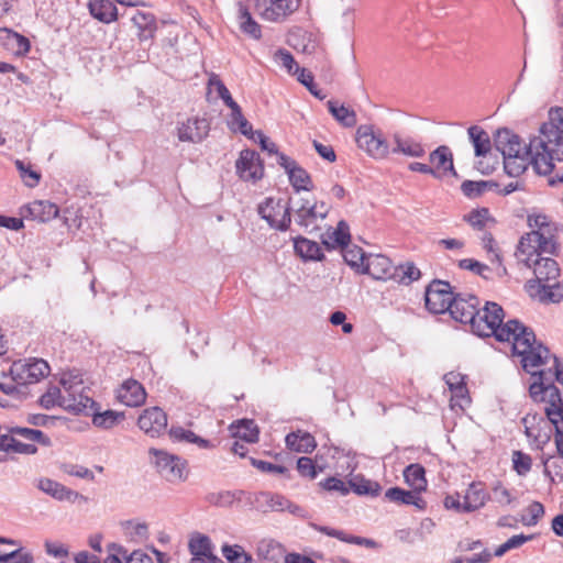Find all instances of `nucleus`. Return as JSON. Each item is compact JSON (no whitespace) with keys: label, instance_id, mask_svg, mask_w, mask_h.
<instances>
[{"label":"nucleus","instance_id":"15","mask_svg":"<svg viewBox=\"0 0 563 563\" xmlns=\"http://www.w3.org/2000/svg\"><path fill=\"white\" fill-rule=\"evenodd\" d=\"M247 504L263 511H283L288 509L290 512L296 514L300 510L298 506L292 505L284 496L268 492L247 495Z\"/></svg>","mask_w":563,"mask_h":563},{"label":"nucleus","instance_id":"41","mask_svg":"<svg viewBox=\"0 0 563 563\" xmlns=\"http://www.w3.org/2000/svg\"><path fill=\"white\" fill-rule=\"evenodd\" d=\"M424 473V468L420 464H410L405 468L404 477L413 490L421 492L427 487Z\"/></svg>","mask_w":563,"mask_h":563},{"label":"nucleus","instance_id":"48","mask_svg":"<svg viewBox=\"0 0 563 563\" xmlns=\"http://www.w3.org/2000/svg\"><path fill=\"white\" fill-rule=\"evenodd\" d=\"M222 554L228 563H254L252 555L240 544H224ZM221 563L223 562L221 561Z\"/></svg>","mask_w":563,"mask_h":563},{"label":"nucleus","instance_id":"31","mask_svg":"<svg viewBox=\"0 0 563 563\" xmlns=\"http://www.w3.org/2000/svg\"><path fill=\"white\" fill-rule=\"evenodd\" d=\"M488 498L489 495L483 484L473 482L464 495V511L472 512L484 507Z\"/></svg>","mask_w":563,"mask_h":563},{"label":"nucleus","instance_id":"11","mask_svg":"<svg viewBox=\"0 0 563 563\" xmlns=\"http://www.w3.org/2000/svg\"><path fill=\"white\" fill-rule=\"evenodd\" d=\"M522 424L531 445L534 449L542 450L551 438V422L548 417L538 412H528L522 418Z\"/></svg>","mask_w":563,"mask_h":563},{"label":"nucleus","instance_id":"37","mask_svg":"<svg viewBox=\"0 0 563 563\" xmlns=\"http://www.w3.org/2000/svg\"><path fill=\"white\" fill-rule=\"evenodd\" d=\"M131 20L139 30V38L141 41H146L153 37L156 30V21L152 13L137 11Z\"/></svg>","mask_w":563,"mask_h":563},{"label":"nucleus","instance_id":"38","mask_svg":"<svg viewBox=\"0 0 563 563\" xmlns=\"http://www.w3.org/2000/svg\"><path fill=\"white\" fill-rule=\"evenodd\" d=\"M482 240L483 247L487 252L490 263L496 264L495 274L498 276V278H504L507 276V268L501 263V257L493 235L490 233H485Z\"/></svg>","mask_w":563,"mask_h":563},{"label":"nucleus","instance_id":"58","mask_svg":"<svg viewBox=\"0 0 563 563\" xmlns=\"http://www.w3.org/2000/svg\"><path fill=\"white\" fill-rule=\"evenodd\" d=\"M208 86L211 89H214L218 92V96L223 100L227 107L233 104L235 101L233 100L229 89L222 82L218 75L212 74L209 77Z\"/></svg>","mask_w":563,"mask_h":563},{"label":"nucleus","instance_id":"13","mask_svg":"<svg viewBox=\"0 0 563 563\" xmlns=\"http://www.w3.org/2000/svg\"><path fill=\"white\" fill-rule=\"evenodd\" d=\"M550 396V405L542 407L543 415H545L555 428V444L558 454L563 459V400L559 389H548Z\"/></svg>","mask_w":563,"mask_h":563},{"label":"nucleus","instance_id":"54","mask_svg":"<svg viewBox=\"0 0 563 563\" xmlns=\"http://www.w3.org/2000/svg\"><path fill=\"white\" fill-rule=\"evenodd\" d=\"M15 167L19 170L20 177L22 178L23 183L27 187L33 188L37 186V184L40 183L41 175L36 170L31 169L30 164L16 159Z\"/></svg>","mask_w":563,"mask_h":563},{"label":"nucleus","instance_id":"18","mask_svg":"<svg viewBox=\"0 0 563 563\" xmlns=\"http://www.w3.org/2000/svg\"><path fill=\"white\" fill-rule=\"evenodd\" d=\"M140 429L151 438L163 434L167 428V416L158 407L145 409L139 417Z\"/></svg>","mask_w":563,"mask_h":563},{"label":"nucleus","instance_id":"39","mask_svg":"<svg viewBox=\"0 0 563 563\" xmlns=\"http://www.w3.org/2000/svg\"><path fill=\"white\" fill-rule=\"evenodd\" d=\"M470 141L472 142L475 155L485 156L490 151V139L486 131L478 125H473L467 130Z\"/></svg>","mask_w":563,"mask_h":563},{"label":"nucleus","instance_id":"5","mask_svg":"<svg viewBox=\"0 0 563 563\" xmlns=\"http://www.w3.org/2000/svg\"><path fill=\"white\" fill-rule=\"evenodd\" d=\"M547 151H534L532 148V137L521 155H515L504 158L505 172L511 177H518L526 172L529 165H532L539 175H549L554 168L555 159Z\"/></svg>","mask_w":563,"mask_h":563},{"label":"nucleus","instance_id":"17","mask_svg":"<svg viewBox=\"0 0 563 563\" xmlns=\"http://www.w3.org/2000/svg\"><path fill=\"white\" fill-rule=\"evenodd\" d=\"M236 173L243 180L255 181L261 179L264 174V167L258 153L253 150H243L235 164Z\"/></svg>","mask_w":563,"mask_h":563},{"label":"nucleus","instance_id":"60","mask_svg":"<svg viewBox=\"0 0 563 563\" xmlns=\"http://www.w3.org/2000/svg\"><path fill=\"white\" fill-rule=\"evenodd\" d=\"M331 244L338 246L347 245L350 242L349 227L345 222L341 221L338 228L329 236Z\"/></svg>","mask_w":563,"mask_h":563},{"label":"nucleus","instance_id":"46","mask_svg":"<svg viewBox=\"0 0 563 563\" xmlns=\"http://www.w3.org/2000/svg\"><path fill=\"white\" fill-rule=\"evenodd\" d=\"M350 490L352 489L357 495L377 496L380 492L378 483L364 478L363 476H355L349 481Z\"/></svg>","mask_w":563,"mask_h":563},{"label":"nucleus","instance_id":"24","mask_svg":"<svg viewBox=\"0 0 563 563\" xmlns=\"http://www.w3.org/2000/svg\"><path fill=\"white\" fill-rule=\"evenodd\" d=\"M444 382L452 393V407L463 408L470 404L468 391L465 383V376L461 373L450 372L444 375Z\"/></svg>","mask_w":563,"mask_h":563},{"label":"nucleus","instance_id":"42","mask_svg":"<svg viewBox=\"0 0 563 563\" xmlns=\"http://www.w3.org/2000/svg\"><path fill=\"white\" fill-rule=\"evenodd\" d=\"M232 434L249 443H254L258 440L257 426L252 420H242L236 424L231 426Z\"/></svg>","mask_w":563,"mask_h":563},{"label":"nucleus","instance_id":"1","mask_svg":"<svg viewBox=\"0 0 563 563\" xmlns=\"http://www.w3.org/2000/svg\"><path fill=\"white\" fill-rule=\"evenodd\" d=\"M504 317L501 306L486 301L483 309L477 310L471 329L478 336L494 335L497 341L507 343L512 355L520 357L525 371H532L547 362L550 351L537 342L533 331L516 319L504 323Z\"/></svg>","mask_w":563,"mask_h":563},{"label":"nucleus","instance_id":"9","mask_svg":"<svg viewBox=\"0 0 563 563\" xmlns=\"http://www.w3.org/2000/svg\"><path fill=\"white\" fill-rule=\"evenodd\" d=\"M257 15L268 22L279 23L291 15L300 5V0H253Z\"/></svg>","mask_w":563,"mask_h":563},{"label":"nucleus","instance_id":"64","mask_svg":"<svg viewBox=\"0 0 563 563\" xmlns=\"http://www.w3.org/2000/svg\"><path fill=\"white\" fill-rule=\"evenodd\" d=\"M297 470L300 475L309 477L311 479L316 478L318 475L317 467L313 461L310 457L302 456L297 461Z\"/></svg>","mask_w":563,"mask_h":563},{"label":"nucleus","instance_id":"33","mask_svg":"<svg viewBox=\"0 0 563 563\" xmlns=\"http://www.w3.org/2000/svg\"><path fill=\"white\" fill-rule=\"evenodd\" d=\"M285 441L288 449L303 453L311 452L317 445L310 433L300 430L287 434Z\"/></svg>","mask_w":563,"mask_h":563},{"label":"nucleus","instance_id":"27","mask_svg":"<svg viewBox=\"0 0 563 563\" xmlns=\"http://www.w3.org/2000/svg\"><path fill=\"white\" fill-rule=\"evenodd\" d=\"M256 555L262 563H284V548L272 539H262L256 544Z\"/></svg>","mask_w":563,"mask_h":563},{"label":"nucleus","instance_id":"51","mask_svg":"<svg viewBox=\"0 0 563 563\" xmlns=\"http://www.w3.org/2000/svg\"><path fill=\"white\" fill-rule=\"evenodd\" d=\"M189 551L192 558L197 556H214L212 553L211 541L208 537L196 534L189 541Z\"/></svg>","mask_w":563,"mask_h":563},{"label":"nucleus","instance_id":"3","mask_svg":"<svg viewBox=\"0 0 563 563\" xmlns=\"http://www.w3.org/2000/svg\"><path fill=\"white\" fill-rule=\"evenodd\" d=\"M40 405L45 409L58 406L76 415H89L96 402L90 395V389L84 386L81 373L73 369L60 373L59 386L49 385L41 396Z\"/></svg>","mask_w":563,"mask_h":563},{"label":"nucleus","instance_id":"32","mask_svg":"<svg viewBox=\"0 0 563 563\" xmlns=\"http://www.w3.org/2000/svg\"><path fill=\"white\" fill-rule=\"evenodd\" d=\"M420 492L416 490H405L399 487H393L387 489L385 496L390 501L402 504V505H413L419 509L424 508V500L419 496Z\"/></svg>","mask_w":563,"mask_h":563},{"label":"nucleus","instance_id":"8","mask_svg":"<svg viewBox=\"0 0 563 563\" xmlns=\"http://www.w3.org/2000/svg\"><path fill=\"white\" fill-rule=\"evenodd\" d=\"M49 374V365L42 358L20 360L10 367L12 380L19 385L35 384Z\"/></svg>","mask_w":563,"mask_h":563},{"label":"nucleus","instance_id":"16","mask_svg":"<svg viewBox=\"0 0 563 563\" xmlns=\"http://www.w3.org/2000/svg\"><path fill=\"white\" fill-rule=\"evenodd\" d=\"M210 122L206 118L194 117L177 126V137L180 142L200 143L209 134Z\"/></svg>","mask_w":563,"mask_h":563},{"label":"nucleus","instance_id":"55","mask_svg":"<svg viewBox=\"0 0 563 563\" xmlns=\"http://www.w3.org/2000/svg\"><path fill=\"white\" fill-rule=\"evenodd\" d=\"M464 220L474 229L482 230L490 220L489 211L486 208L472 210L464 216Z\"/></svg>","mask_w":563,"mask_h":563},{"label":"nucleus","instance_id":"50","mask_svg":"<svg viewBox=\"0 0 563 563\" xmlns=\"http://www.w3.org/2000/svg\"><path fill=\"white\" fill-rule=\"evenodd\" d=\"M395 274L394 279L405 285H409L421 277L420 269L412 262H406L395 267Z\"/></svg>","mask_w":563,"mask_h":563},{"label":"nucleus","instance_id":"25","mask_svg":"<svg viewBox=\"0 0 563 563\" xmlns=\"http://www.w3.org/2000/svg\"><path fill=\"white\" fill-rule=\"evenodd\" d=\"M36 487L58 501H74L78 497V493L48 477L37 479Z\"/></svg>","mask_w":563,"mask_h":563},{"label":"nucleus","instance_id":"45","mask_svg":"<svg viewBox=\"0 0 563 563\" xmlns=\"http://www.w3.org/2000/svg\"><path fill=\"white\" fill-rule=\"evenodd\" d=\"M538 296L542 302H561L563 300V280L542 284L539 286Z\"/></svg>","mask_w":563,"mask_h":563},{"label":"nucleus","instance_id":"14","mask_svg":"<svg viewBox=\"0 0 563 563\" xmlns=\"http://www.w3.org/2000/svg\"><path fill=\"white\" fill-rule=\"evenodd\" d=\"M155 456L154 464L158 473L168 482L176 483L185 478L184 462L175 455H170L164 451L151 450Z\"/></svg>","mask_w":563,"mask_h":563},{"label":"nucleus","instance_id":"29","mask_svg":"<svg viewBox=\"0 0 563 563\" xmlns=\"http://www.w3.org/2000/svg\"><path fill=\"white\" fill-rule=\"evenodd\" d=\"M238 14L236 19L239 22L240 30L247 36L260 40L262 37L261 25L253 19L247 5L242 1L236 3Z\"/></svg>","mask_w":563,"mask_h":563},{"label":"nucleus","instance_id":"30","mask_svg":"<svg viewBox=\"0 0 563 563\" xmlns=\"http://www.w3.org/2000/svg\"><path fill=\"white\" fill-rule=\"evenodd\" d=\"M25 212L40 222H48L58 216V207L46 200H35L25 207Z\"/></svg>","mask_w":563,"mask_h":563},{"label":"nucleus","instance_id":"61","mask_svg":"<svg viewBox=\"0 0 563 563\" xmlns=\"http://www.w3.org/2000/svg\"><path fill=\"white\" fill-rule=\"evenodd\" d=\"M527 511L529 514V518H522V522L525 526L531 527L536 526L539 522V520L543 517L544 507L541 503L533 501L529 505Z\"/></svg>","mask_w":563,"mask_h":563},{"label":"nucleus","instance_id":"40","mask_svg":"<svg viewBox=\"0 0 563 563\" xmlns=\"http://www.w3.org/2000/svg\"><path fill=\"white\" fill-rule=\"evenodd\" d=\"M294 247L296 253L305 260H320L323 255L319 244L306 238L294 239Z\"/></svg>","mask_w":563,"mask_h":563},{"label":"nucleus","instance_id":"10","mask_svg":"<svg viewBox=\"0 0 563 563\" xmlns=\"http://www.w3.org/2000/svg\"><path fill=\"white\" fill-rule=\"evenodd\" d=\"M357 146L375 159L386 158L390 153L387 140L371 125H361L356 131Z\"/></svg>","mask_w":563,"mask_h":563},{"label":"nucleus","instance_id":"6","mask_svg":"<svg viewBox=\"0 0 563 563\" xmlns=\"http://www.w3.org/2000/svg\"><path fill=\"white\" fill-rule=\"evenodd\" d=\"M290 211H294L295 222L306 229L313 231L318 229V222L324 220L329 212V207L325 202H316L309 199L299 198L290 200Z\"/></svg>","mask_w":563,"mask_h":563},{"label":"nucleus","instance_id":"26","mask_svg":"<svg viewBox=\"0 0 563 563\" xmlns=\"http://www.w3.org/2000/svg\"><path fill=\"white\" fill-rule=\"evenodd\" d=\"M0 45L14 55H25L30 51V41L8 27L0 29Z\"/></svg>","mask_w":563,"mask_h":563},{"label":"nucleus","instance_id":"47","mask_svg":"<svg viewBox=\"0 0 563 563\" xmlns=\"http://www.w3.org/2000/svg\"><path fill=\"white\" fill-rule=\"evenodd\" d=\"M124 419L123 412L106 410L102 412H92V423L101 429H111Z\"/></svg>","mask_w":563,"mask_h":563},{"label":"nucleus","instance_id":"4","mask_svg":"<svg viewBox=\"0 0 563 563\" xmlns=\"http://www.w3.org/2000/svg\"><path fill=\"white\" fill-rule=\"evenodd\" d=\"M534 151H548L558 162L563 161V108H551L548 121L542 123L539 134L532 137Z\"/></svg>","mask_w":563,"mask_h":563},{"label":"nucleus","instance_id":"59","mask_svg":"<svg viewBox=\"0 0 563 563\" xmlns=\"http://www.w3.org/2000/svg\"><path fill=\"white\" fill-rule=\"evenodd\" d=\"M170 437L177 441H185L188 443H198L200 446H206L207 441L196 435L192 431L186 430L180 427H173L169 431Z\"/></svg>","mask_w":563,"mask_h":563},{"label":"nucleus","instance_id":"20","mask_svg":"<svg viewBox=\"0 0 563 563\" xmlns=\"http://www.w3.org/2000/svg\"><path fill=\"white\" fill-rule=\"evenodd\" d=\"M117 399L128 407H139L144 404L146 393L141 383L135 379L124 380L117 389Z\"/></svg>","mask_w":563,"mask_h":563},{"label":"nucleus","instance_id":"62","mask_svg":"<svg viewBox=\"0 0 563 563\" xmlns=\"http://www.w3.org/2000/svg\"><path fill=\"white\" fill-rule=\"evenodd\" d=\"M321 487L325 490L338 492L342 496H345L350 493L349 484H345L342 479L338 477H328L323 482L320 483Z\"/></svg>","mask_w":563,"mask_h":563},{"label":"nucleus","instance_id":"22","mask_svg":"<svg viewBox=\"0 0 563 563\" xmlns=\"http://www.w3.org/2000/svg\"><path fill=\"white\" fill-rule=\"evenodd\" d=\"M429 161L431 168L434 169V172H432L433 177L442 178L448 174L456 175L453 166V155L448 146L441 145L431 152Z\"/></svg>","mask_w":563,"mask_h":563},{"label":"nucleus","instance_id":"56","mask_svg":"<svg viewBox=\"0 0 563 563\" xmlns=\"http://www.w3.org/2000/svg\"><path fill=\"white\" fill-rule=\"evenodd\" d=\"M274 59L290 75H297L300 70V67L294 59L292 55L286 49H278L274 55Z\"/></svg>","mask_w":563,"mask_h":563},{"label":"nucleus","instance_id":"49","mask_svg":"<svg viewBox=\"0 0 563 563\" xmlns=\"http://www.w3.org/2000/svg\"><path fill=\"white\" fill-rule=\"evenodd\" d=\"M289 181L296 191L311 190L312 183L309 174L298 164L294 166L288 173Z\"/></svg>","mask_w":563,"mask_h":563},{"label":"nucleus","instance_id":"28","mask_svg":"<svg viewBox=\"0 0 563 563\" xmlns=\"http://www.w3.org/2000/svg\"><path fill=\"white\" fill-rule=\"evenodd\" d=\"M394 147L390 153L402 154L409 157H422L426 154L424 146L410 136H401L399 133L393 135Z\"/></svg>","mask_w":563,"mask_h":563},{"label":"nucleus","instance_id":"43","mask_svg":"<svg viewBox=\"0 0 563 563\" xmlns=\"http://www.w3.org/2000/svg\"><path fill=\"white\" fill-rule=\"evenodd\" d=\"M229 108L231 110L230 119L228 122L230 129L232 131H239L243 135L249 136L253 131L252 125L243 115L241 107L234 102L233 104L229 106Z\"/></svg>","mask_w":563,"mask_h":563},{"label":"nucleus","instance_id":"23","mask_svg":"<svg viewBox=\"0 0 563 563\" xmlns=\"http://www.w3.org/2000/svg\"><path fill=\"white\" fill-rule=\"evenodd\" d=\"M364 272L375 279H394L395 266L391 261L382 254H374L366 257Z\"/></svg>","mask_w":563,"mask_h":563},{"label":"nucleus","instance_id":"57","mask_svg":"<svg viewBox=\"0 0 563 563\" xmlns=\"http://www.w3.org/2000/svg\"><path fill=\"white\" fill-rule=\"evenodd\" d=\"M493 500L501 507L510 505L515 497L512 493L501 483L496 482L492 487Z\"/></svg>","mask_w":563,"mask_h":563},{"label":"nucleus","instance_id":"21","mask_svg":"<svg viewBox=\"0 0 563 563\" xmlns=\"http://www.w3.org/2000/svg\"><path fill=\"white\" fill-rule=\"evenodd\" d=\"M528 144H521L520 137L508 129L498 130L495 136V147L503 154V157H510L523 154Z\"/></svg>","mask_w":563,"mask_h":563},{"label":"nucleus","instance_id":"53","mask_svg":"<svg viewBox=\"0 0 563 563\" xmlns=\"http://www.w3.org/2000/svg\"><path fill=\"white\" fill-rule=\"evenodd\" d=\"M512 467L519 476H526L532 467V459L521 451H514L511 455Z\"/></svg>","mask_w":563,"mask_h":563},{"label":"nucleus","instance_id":"2","mask_svg":"<svg viewBox=\"0 0 563 563\" xmlns=\"http://www.w3.org/2000/svg\"><path fill=\"white\" fill-rule=\"evenodd\" d=\"M556 242L549 229L531 231L523 235L518 244L516 256L519 263L533 271L539 286L555 280L560 276V268L555 260L547 255L556 253Z\"/></svg>","mask_w":563,"mask_h":563},{"label":"nucleus","instance_id":"52","mask_svg":"<svg viewBox=\"0 0 563 563\" xmlns=\"http://www.w3.org/2000/svg\"><path fill=\"white\" fill-rule=\"evenodd\" d=\"M12 434L21 437L31 442H38L43 445H49V439L40 430L23 428V427H13L10 429Z\"/></svg>","mask_w":563,"mask_h":563},{"label":"nucleus","instance_id":"63","mask_svg":"<svg viewBox=\"0 0 563 563\" xmlns=\"http://www.w3.org/2000/svg\"><path fill=\"white\" fill-rule=\"evenodd\" d=\"M487 187L486 181L465 180L461 185L462 192L470 198H474L484 192Z\"/></svg>","mask_w":563,"mask_h":563},{"label":"nucleus","instance_id":"35","mask_svg":"<svg viewBox=\"0 0 563 563\" xmlns=\"http://www.w3.org/2000/svg\"><path fill=\"white\" fill-rule=\"evenodd\" d=\"M247 495H250V493L244 490H224L209 494L207 500L209 504L218 507H230L234 503L245 501L247 504Z\"/></svg>","mask_w":563,"mask_h":563},{"label":"nucleus","instance_id":"7","mask_svg":"<svg viewBox=\"0 0 563 563\" xmlns=\"http://www.w3.org/2000/svg\"><path fill=\"white\" fill-rule=\"evenodd\" d=\"M289 202L290 200L284 201L283 199L268 197L258 205L257 211L271 228L278 231H286L291 223Z\"/></svg>","mask_w":563,"mask_h":563},{"label":"nucleus","instance_id":"44","mask_svg":"<svg viewBox=\"0 0 563 563\" xmlns=\"http://www.w3.org/2000/svg\"><path fill=\"white\" fill-rule=\"evenodd\" d=\"M492 265L493 266H488L473 258H464L459 262L460 268L471 271L484 279H494L495 277H498L495 274L496 264Z\"/></svg>","mask_w":563,"mask_h":563},{"label":"nucleus","instance_id":"19","mask_svg":"<svg viewBox=\"0 0 563 563\" xmlns=\"http://www.w3.org/2000/svg\"><path fill=\"white\" fill-rule=\"evenodd\" d=\"M478 305L479 300L475 296H468L467 298L457 296L453 298L449 312L454 320L461 323H470L472 327L477 316Z\"/></svg>","mask_w":563,"mask_h":563},{"label":"nucleus","instance_id":"34","mask_svg":"<svg viewBox=\"0 0 563 563\" xmlns=\"http://www.w3.org/2000/svg\"><path fill=\"white\" fill-rule=\"evenodd\" d=\"M327 107L329 112L341 125L353 128L356 124V113L353 109L345 107L336 100H329Z\"/></svg>","mask_w":563,"mask_h":563},{"label":"nucleus","instance_id":"12","mask_svg":"<svg viewBox=\"0 0 563 563\" xmlns=\"http://www.w3.org/2000/svg\"><path fill=\"white\" fill-rule=\"evenodd\" d=\"M453 292L448 282H432L424 295L426 308L432 313H444L450 310L453 301Z\"/></svg>","mask_w":563,"mask_h":563},{"label":"nucleus","instance_id":"36","mask_svg":"<svg viewBox=\"0 0 563 563\" xmlns=\"http://www.w3.org/2000/svg\"><path fill=\"white\" fill-rule=\"evenodd\" d=\"M88 8L90 14L103 23H110L117 19V8L109 0H90Z\"/></svg>","mask_w":563,"mask_h":563}]
</instances>
